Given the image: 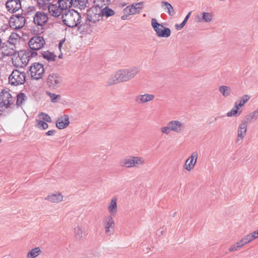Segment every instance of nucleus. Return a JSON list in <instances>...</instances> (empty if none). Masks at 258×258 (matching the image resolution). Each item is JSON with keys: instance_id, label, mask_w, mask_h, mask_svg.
<instances>
[{"instance_id": "nucleus-50", "label": "nucleus", "mask_w": 258, "mask_h": 258, "mask_svg": "<svg viewBox=\"0 0 258 258\" xmlns=\"http://www.w3.org/2000/svg\"><path fill=\"white\" fill-rule=\"evenodd\" d=\"M237 247L236 244L232 245L230 246V247L229 248V251H234L237 250Z\"/></svg>"}, {"instance_id": "nucleus-3", "label": "nucleus", "mask_w": 258, "mask_h": 258, "mask_svg": "<svg viewBox=\"0 0 258 258\" xmlns=\"http://www.w3.org/2000/svg\"><path fill=\"white\" fill-rule=\"evenodd\" d=\"M185 124L177 120H173L168 122L167 125L160 128L162 134L168 135L171 132L177 134L183 133L185 130Z\"/></svg>"}, {"instance_id": "nucleus-56", "label": "nucleus", "mask_w": 258, "mask_h": 258, "mask_svg": "<svg viewBox=\"0 0 258 258\" xmlns=\"http://www.w3.org/2000/svg\"><path fill=\"white\" fill-rule=\"evenodd\" d=\"M29 11L32 12L35 11V8L34 7H29Z\"/></svg>"}, {"instance_id": "nucleus-18", "label": "nucleus", "mask_w": 258, "mask_h": 258, "mask_svg": "<svg viewBox=\"0 0 258 258\" xmlns=\"http://www.w3.org/2000/svg\"><path fill=\"white\" fill-rule=\"evenodd\" d=\"M6 6L8 11L13 13L21 8V2L19 0H8Z\"/></svg>"}, {"instance_id": "nucleus-44", "label": "nucleus", "mask_w": 258, "mask_h": 258, "mask_svg": "<svg viewBox=\"0 0 258 258\" xmlns=\"http://www.w3.org/2000/svg\"><path fill=\"white\" fill-rule=\"evenodd\" d=\"M241 242L245 245L252 241L248 234L244 236L241 239Z\"/></svg>"}, {"instance_id": "nucleus-49", "label": "nucleus", "mask_w": 258, "mask_h": 258, "mask_svg": "<svg viewBox=\"0 0 258 258\" xmlns=\"http://www.w3.org/2000/svg\"><path fill=\"white\" fill-rule=\"evenodd\" d=\"M235 244H236L237 250L238 249L242 248L244 245V244L243 243V242H241V240L240 241H238L237 242H236Z\"/></svg>"}, {"instance_id": "nucleus-52", "label": "nucleus", "mask_w": 258, "mask_h": 258, "mask_svg": "<svg viewBox=\"0 0 258 258\" xmlns=\"http://www.w3.org/2000/svg\"><path fill=\"white\" fill-rule=\"evenodd\" d=\"M249 236H250V239L252 241L254 240L256 238H257V237L255 234H254V232H252L251 233L248 234Z\"/></svg>"}, {"instance_id": "nucleus-20", "label": "nucleus", "mask_w": 258, "mask_h": 258, "mask_svg": "<svg viewBox=\"0 0 258 258\" xmlns=\"http://www.w3.org/2000/svg\"><path fill=\"white\" fill-rule=\"evenodd\" d=\"M45 200L52 203H58L62 201L63 196L59 192H56L55 193L48 195L45 198Z\"/></svg>"}, {"instance_id": "nucleus-34", "label": "nucleus", "mask_w": 258, "mask_h": 258, "mask_svg": "<svg viewBox=\"0 0 258 258\" xmlns=\"http://www.w3.org/2000/svg\"><path fill=\"white\" fill-rule=\"evenodd\" d=\"M27 99V97L23 93H20L17 96L16 105L18 107L21 106L25 103Z\"/></svg>"}, {"instance_id": "nucleus-46", "label": "nucleus", "mask_w": 258, "mask_h": 258, "mask_svg": "<svg viewBox=\"0 0 258 258\" xmlns=\"http://www.w3.org/2000/svg\"><path fill=\"white\" fill-rule=\"evenodd\" d=\"M195 20L197 22L204 23L202 14L197 15Z\"/></svg>"}, {"instance_id": "nucleus-54", "label": "nucleus", "mask_w": 258, "mask_h": 258, "mask_svg": "<svg viewBox=\"0 0 258 258\" xmlns=\"http://www.w3.org/2000/svg\"><path fill=\"white\" fill-rule=\"evenodd\" d=\"M191 13V12H189L188 14L186 16V17H185L184 18V20H186V21H187L188 19H189L190 16V14Z\"/></svg>"}, {"instance_id": "nucleus-31", "label": "nucleus", "mask_w": 258, "mask_h": 258, "mask_svg": "<svg viewBox=\"0 0 258 258\" xmlns=\"http://www.w3.org/2000/svg\"><path fill=\"white\" fill-rule=\"evenodd\" d=\"M219 92L224 97L227 98L231 95L232 90L229 86H221L219 87Z\"/></svg>"}, {"instance_id": "nucleus-64", "label": "nucleus", "mask_w": 258, "mask_h": 258, "mask_svg": "<svg viewBox=\"0 0 258 258\" xmlns=\"http://www.w3.org/2000/svg\"><path fill=\"white\" fill-rule=\"evenodd\" d=\"M143 16L145 17L146 16V14H144Z\"/></svg>"}, {"instance_id": "nucleus-63", "label": "nucleus", "mask_w": 258, "mask_h": 258, "mask_svg": "<svg viewBox=\"0 0 258 258\" xmlns=\"http://www.w3.org/2000/svg\"><path fill=\"white\" fill-rule=\"evenodd\" d=\"M3 258H9V257L7 255H5Z\"/></svg>"}, {"instance_id": "nucleus-41", "label": "nucleus", "mask_w": 258, "mask_h": 258, "mask_svg": "<svg viewBox=\"0 0 258 258\" xmlns=\"http://www.w3.org/2000/svg\"><path fill=\"white\" fill-rule=\"evenodd\" d=\"M239 106L237 105V102H235L234 107L227 113L228 116H236Z\"/></svg>"}, {"instance_id": "nucleus-40", "label": "nucleus", "mask_w": 258, "mask_h": 258, "mask_svg": "<svg viewBox=\"0 0 258 258\" xmlns=\"http://www.w3.org/2000/svg\"><path fill=\"white\" fill-rule=\"evenodd\" d=\"M202 15L204 22L209 23L212 22L213 19V15L212 13L204 12L202 13Z\"/></svg>"}, {"instance_id": "nucleus-59", "label": "nucleus", "mask_w": 258, "mask_h": 258, "mask_svg": "<svg viewBox=\"0 0 258 258\" xmlns=\"http://www.w3.org/2000/svg\"><path fill=\"white\" fill-rule=\"evenodd\" d=\"M187 21L186 20H183L182 21V22L181 23V24L182 25V26L184 27V26L185 25Z\"/></svg>"}, {"instance_id": "nucleus-15", "label": "nucleus", "mask_w": 258, "mask_h": 258, "mask_svg": "<svg viewBox=\"0 0 258 258\" xmlns=\"http://www.w3.org/2000/svg\"><path fill=\"white\" fill-rule=\"evenodd\" d=\"M198 158V153L197 151L193 152L187 158L183 165V168L187 171H190L194 168Z\"/></svg>"}, {"instance_id": "nucleus-60", "label": "nucleus", "mask_w": 258, "mask_h": 258, "mask_svg": "<svg viewBox=\"0 0 258 258\" xmlns=\"http://www.w3.org/2000/svg\"><path fill=\"white\" fill-rule=\"evenodd\" d=\"M253 232H254V234H255L256 235V236L257 237V238H258V230L254 231Z\"/></svg>"}, {"instance_id": "nucleus-39", "label": "nucleus", "mask_w": 258, "mask_h": 258, "mask_svg": "<svg viewBox=\"0 0 258 258\" xmlns=\"http://www.w3.org/2000/svg\"><path fill=\"white\" fill-rule=\"evenodd\" d=\"M35 126L40 130H46L48 127V124L41 119L36 120Z\"/></svg>"}, {"instance_id": "nucleus-30", "label": "nucleus", "mask_w": 258, "mask_h": 258, "mask_svg": "<svg viewBox=\"0 0 258 258\" xmlns=\"http://www.w3.org/2000/svg\"><path fill=\"white\" fill-rule=\"evenodd\" d=\"M99 10L100 11L101 18L103 16L109 17L110 16H113L115 14L114 11L107 6L103 9H100V8H99Z\"/></svg>"}, {"instance_id": "nucleus-33", "label": "nucleus", "mask_w": 258, "mask_h": 258, "mask_svg": "<svg viewBox=\"0 0 258 258\" xmlns=\"http://www.w3.org/2000/svg\"><path fill=\"white\" fill-rule=\"evenodd\" d=\"M118 75V74L117 72L114 75L111 76L107 81V85L111 86L121 82Z\"/></svg>"}, {"instance_id": "nucleus-27", "label": "nucleus", "mask_w": 258, "mask_h": 258, "mask_svg": "<svg viewBox=\"0 0 258 258\" xmlns=\"http://www.w3.org/2000/svg\"><path fill=\"white\" fill-rule=\"evenodd\" d=\"M51 0H37V6L40 9L48 10L52 4H50Z\"/></svg>"}, {"instance_id": "nucleus-10", "label": "nucleus", "mask_w": 258, "mask_h": 258, "mask_svg": "<svg viewBox=\"0 0 258 258\" xmlns=\"http://www.w3.org/2000/svg\"><path fill=\"white\" fill-rule=\"evenodd\" d=\"M29 71L32 79H41L44 73L43 65L40 63H34L30 67Z\"/></svg>"}, {"instance_id": "nucleus-22", "label": "nucleus", "mask_w": 258, "mask_h": 258, "mask_svg": "<svg viewBox=\"0 0 258 258\" xmlns=\"http://www.w3.org/2000/svg\"><path fill=\"white\" fill-rule=\"evenodd\" d=\"M70 123L69 117L68 115H63L58 118L56 122V127L59 129H63Z\"/></svg>"}, {"instance_id": "nucleus-29", "label": "nucleus", "mask_w": 258, "mask_h": 258, "mask_svg": "<svg viewBox=\"0 0 258 258\" xmlns=\"http://www.w3.org/2000/svg\"><path fill=\"white\" fill-rule=\"evenodd\" d=\"M258 118V109L251 112L246 115L245 117V120H243V121H245L246 124H248L249 123H251L252 120H256Z\"/></svg>"}, {"instance_id": "nucleus-45", "label": "nucleus", "mask_w": 258, "mask_h": 258, "mask_svg": "<svg viewBox=\"0 0 258 258\" xmlns=\"http://www.w3.org/2000/svg\"><path fill=\"white\" fill-rule=\"evenodd\" d=\"M108 2V0H95L94 2L96 4V6L100 8L102 5H106V3Z\"/></svg>"}, {"instance_id": "nucleus-37", "label": "nucleus", "mask_w": 258, "mask_h": 258, "mask_svg": "<svg viewBox=\"0 0 258 258\" xmlns=\"http://www.w3.org/2000/svg\"><path fill=\"white\" fill-rule=\"evenodd\" d=\"M74 234L76 238L80 240L83 237V229L81 226L77 225L74 228Z\"/></svg>"}, {"instance_id": "nucleus-5", "label": "nucleus", "mask_w": 258, "mask_h": 258, "mask_svg": "<svg viewBox=\"0 0 258 258\" xmlns=\"http://www.w3.org/2000/svg\"><path fill=\"white\" fill-rule=\"evenodd\" d=\"M144 164V159L139 156H128L120 161V166L126 168L139 167Z\"/></svg>"}, {"instance_id": "nucleus-58", "label": "nucleus", "mask_w": 258, "mask_h": 258, "mask_svg": "<svg viewBox=\"0 0 258 258\" xmlns=\"http://www.w3.org/2000/svg\"><path fill=\"white\" fill-rule=\"evenodd\" d=\"M187 21L186 20H183L182 21V22L181 23V24L182 25V26L184 27V26L185 25Z\"/></svg>"}, {"instance_id": "nucleus-21", "label": "nucleus", "mask_w": 258, "mask_h": 258, "mask_svg": "<svg viewBox=\"0 0 258 258\" xmlns=\"http://www.w3.org/2000/svg\"><path fill=\"white\" fill-rule=\"evenodd\" d=\"M155 98V96L151 94H145L143 95H139L136 97V102L137 103H145L148 102L153 100Z\"/></svg>"}, {"instance_id": "nucleus-55", "label": "nucleus", "mask_w": 258, "mask_h": 258, "mask_svg": "<svg viewBox=\"0 0 258 258\" xmlns=\"http://www.w3.org/2000/svg\"><path fill=\"white\" fill-rule=\"evenodd\" d=\"M63 43V41H60L59 42V44H58V48L59 49V50H60V49H61V47Z\"/></svg>"}, {"instance_id": "nucleus-7", "label": "nucleus", "mask_w": 258, "mask_h": 258, "mask_svg": "<svg viewBox=\"0 0 258 258\" xmlns=\"http://www.w3.org/2000/svg\"><path fill=\"white\" fill-rule=\"evenodd\" d=\"M25 81V73L18 70H14L9 77V84L14 86L24 84Z\"/></svg>"}, {"instance_id": "nucleus-9", "label": "nucleus", "mask_w": 258, "mask_h": 258, "mask_svg": "<svg viewBox=\"0 0 258 258\" xmlns=\"http://www.w3.org/2000/svg\"><path fill=\"white\" fill-rule=\"evenodd\" d=\"M101 15L99 9L97 7H92L88 10L86 23L91 26L101 20Z\"/></svg>"}, {"instance_id": "nucleus-36", "label": "nucleus", "mask_w": 258, "mask_h": 258, "mask_svg": "<svg viewBox=\"0 0 258 258\" xmlns=\"http://www.w3.org/2000/svg\"><path fill=\"white\" fill-rule=\"evenodd\" d=\"M42 55L43 58L47 59L48 61H54L56 57L55 55L48 51H44Z\"/></svg>"}, {"instance_id": "nucleus-12", "label": "nucleus", "mask_w": 258, "mask_h": 258, "mask_svg": "<svg viewBox=\"0 0 258 258\" xmlns=\"http://www.w3.org/2000/svg\"><path fill=\"white\" fill-rule=\"evenodd\" d=\"M45 44V41L43 37L35 36L33 37L29 41L30 48L33 50H38L42 48Z\"/></svg>"}, {"instance_id": "nucleus-42", "label": "nucleus", "mask_w": 258, "mask_h": 258, "mask_svg": "<svg viewBox=\"0 0 258 258\" xmlns=\"http://www.w3.org/2000/svg\"><path fill=\"white\" fill-rule=\"evenodd\" d=\"M39 117L40 119L45 122H50L51 121L50 117L46 113L41 112L39 115Z\"/></svg>"}, {"instance_id": "nucleus-23", "label": "nucleus", "mask_w": 258, "mask_h": 258, "mask_svg": "<svg viewBox=\"0 0 258 258\" xmlns=\"http://www.w3.org/2000/svg\"><path fill=\"white\" fill-rule=\"evenodd\" d=\"M0 50L4 56H10L14 53V47L9 45L7 42L3 43L0 46Z\"/></svg>"}, {"instance_id": "nucleus-11", "label": "nucleus", "mask_w": 258, "mask_h": 258, "mask_svg": "<svg viewBox=\"0 0 258 258\" xmlns=\"http://www.w3.org/2000/svg\"><path fill=\"white\" fill-rule=\"evenodd\" d=\"M102 224L105 234L107 235H111L114 233L115 225L112 215H107L104 217L103 219Z\"/></svg>"}, {"instance_id": "nucleus-38", "label": "nucleus", "mask_w": 258, "mask_h": 258, "mask_svg": "<svg viewBox=\"0 0 258 258\" xmlns=\"http://www.w3.org/2000/svg\"><path fill=\"white\" fill-rule=\"evenodd\" d=\"M46 95L49 97L52 103H57L61 99V96L60 95L56 94L47 91L46 92Z\"/></svg>"}, {"instance_id": "nucleus-4", "label": "nucleus", "mask_w": 258, "mask_h": 258, "mask_svg": "<svg viewBox=\"0 0 258 258\" xmlns=\"http://www.w3.org/2000/svg\"><path fill=\"white\" fill-rule=\"evenodd\" d=\"M30 51H20L17 55H14L12 58V63L16 68H23L29 62L30 58L33 54Z\"/></svg>"}, {"instance_id": "nucleus-17", "label": "nucleus", "mask_w": 258, "mask_h": 258, "mask_svg": "<svg viewBox=\"0 0 258 258\" xmlns=\"http://www.w3.org/2000/svg\"><path fill=\"white\" fill-rule=\"evenodd\" d=\"M142 3H139L127 6L123 10V13L124 15H132L138 13L142 9Z\"/></svg>"}, {"instance_id": "nucleus-61", "label": "nucleus", "mask_w": 258, "mask_h": 258, "mask_svg": "<svg viewBox=\"0 0 258 258\" xmlns=\"http://www.w3.org/2000/svg\"><path fill=\"white\" fill-rule=\"evenodd\" d=\"M126 17H127V15H125L124 16H121V19L122 20H125L126 19Z\"/></svg>"}, {"instance_id": "nucleus-14", "label": "nucleus", "mask_w": 258, "mask_h": 258, "mask_svg": "<svg viewBox=\"0 0 258 258\" xmlns=\"http://www.w3.org/2000/svg\"><path fill=\"white\" fill-rule=\"evenodd\" d=\"M62 82L61 77L57 74L52 73L50 74L47 79L46 83L49 87L53 89L58 88Z\"/></svg>"}, {"instance_id": "nucleus-35", "label": "nucleus", "mask_w": 258, "mask_h": 258, "mask_svg": "<svg viewBox=\"0 0 258 258\" xmlns=\"http://www.w3.org/2000/svg\"><path fill=\"white\" fill-rule=\"evenodd\" d=\"M19 36L16 33H12L9 38L7 43L11 46L15 47V44L18 41Z\"/></svg>"}, {"instance_id": "nucleus-2", "label": "nucleus", "mask_w": 258, "mask_h": 258, "mask_svg": "<svg viewBox=\"0 0 258 258\" xmlns=\"http://www.w3.org/2000/svg\"><path fill=\"white\" fill-rule=\"evenodd\" d=\"M61 16L62 22L68 27H75L81 23V15L73 9L69 10L68 12L62 14Z\"/></svg>"}, {"instance_id": "nucleus-24", "label": "nucleus", "mask_w": 258, "mask_h": 258, "mask_svg": "<svg viewBox=\"0 0 258 258\" xmlns=\"http://www.w3.org/2000/svg\"><path fill=\"white\" fill-rule=\"evenodd\" d=\"M247 124L245 121H241L239 124L237 130V137L241 139H243L246 134Z\"/></svg>"}, {"instance_id": "nucleus-26", "label": "nucleus", "mask_w": 258, "mask_h": 258, "mask_svg": "<svg viewBox=\"0 0 258 258\" xmlns=\"http://www.w3.org/2000/svg\"><path fill=\"white\" fill-rule=\"evenodd\" d=\"M161 6L162 8L169 15L173 16L175 14L173 7L168 2L162 1L161 2Z\"/></svg>"}, {"instance_id": "nucleus-32", "label": "nucleus", "mask_w": 258, "mask_h": 258, "mask_svg": "<svg viewBox=\"0 0 258 258\" xmlns=\"http://www.w3.org/2000/svg\"><path fill=\"white\" fill-rule=\"evenodd\" d=\"M41 250L39 247H35L31 249L27 253V258H36L41 253Z\"/></svg>"}, {"instance_id": "nucleus-57", "label": "nucleus", "mask_w": 258, "mask_h": 258, "mask_svg": "<svg viewBox=\"0 0 258 258\" xmlns=\"http://www.w3.org/2000/svg\"><path fill=\"white\" fill-rule=\"evenodd\" d=\"M187 21L186 20H183L182 21V22L181 23V24L182 25V26L184 27V26L185 25Z\"/></svg>"}, {"instance_id": "nucleus-8", "label": "nucleus", "mask_w": 258, "mask_h": 258, "mask_svg": "<svg viewBox=\"0 0 258 258\" xmlns=\"http://www.w3.org/2000/svg\"><path fill=\"white\" fill-rule=\"evenodd\" d=\"M151 26L155 31L157 36L159 37H168L171 34V30L169 28L164 27L159 24L156 19L152 18L151 20Z\"/></svg>"}, {"instance_id": "nucleus-19", "label": "nucleus", "mask_w": 258, "mask_h": 258, "mask_svg": "<svg viewBox=\"0 0 258 258\" xmlns=\"http://www.w3.org/2000/svg\"><path fill=\"white\" fill-rule=\"evenodd\" d=\"M2 93L3 94V103H5L8 108H13L15 106V100L11 94L7 91H3Z\"/></svg>"}, {"instance_id": "nucleus-6", "label": "nucleus", "mask_w": 258, "mask_h": 258, "mask_svg": "<svg viewBox=\"0 0 258 258\" xmlns=\"http://www.w3.org/2000/svg\"><path fill=\"white\" fill-rule=\"evenodd\" d=\"M140 72L138 67L120 70L117 71L118 78L121 82L128 81L133 79Z\"/></svg>"}, {"instance_id": "nucleus-62", "label": "nucleus", "mask_w": 258, "mask_h": 258, "mask_svg": "<svg viewBox=\"0 0 258 258\" xmlns=\"http://www.w3.org/2000/svg\"><path fill=\"white\" fill-rule=\"evenodd\" d=\"M58 58H60V59L62 58V53L58 55Z\"/></svg>"}, {"instance_id": "nucleus-16", "label": "nucleus", "mask_w": 258, "mask_h": 258, "mask_svg": "<svg viewBox=\"0 0 258 258\" xmlns=\"http://www.w3.org/2000/svg\"><path fill=\"white\" fill-rule=\"evenodd\" d=\"M48 19L47 14L42 12H38L33 18V22L35 24L42 26L47 22Z\"/></svg>"}, {"instance_id": "nucleus-51", "label": "nucleus", "mask_w": 258, "mask_h": 258, "mask_svg": "<svg viewBox=\"0 0 258 258\" xmlns=\"http://www.w3.org/2000/svg\"><path fill=\"white\" fill-rule=\"evenodd\" d=\"M55 133V130H50L48 131L46 133V135L47 136H53Z\"/></svg>"}, {"instance_id": "nucleus-48", "label": "nucleus", "mask_w": 258, "mask_h": 258, "mask_svg": "<svg viewBox=\"0 0 258 258\" xmlns=\"http://www.w3.org/2000/svg\"><path fill=\"white\" fill-rule=\"evenodd\" d=\"M164 232H165V231L163 229L160 228L157 230L156 235L160 237L164 233Z\"/></svg>"}, {"instance_id": "nucleus-28", "label": "nucleus", "mask_w": 258, "mask_h": 258, "mask_svg": "<svg viewBox=\"0 0 258 258\" xmlns=\"http://www.w3.org/2000/svg\"><path fill=\"white\" fill-rule=\"evenodd\" d=\"M87 3L88 0H72V5L74 8L84 9L86 7Z\"/></svg>"}, {"instance_id": "nucleus-53", "label": "nucleus", "mask_w": 258, "mask_h": 258, "mask_svg": "<svg viewBox=\"0 0 258 258\" xmlns=\"http://www.w3.org/2000/svg\"><path fill=\"white\" fill-rule=\"evenodd\" d=\"M175 28L177 30H180L182 29L183 28V27L182 26V25L181 23L180 24H176Z\"/></svg>"}, {"instance_id": "nucleus-13", "label": "nucleus", "mask_w": 258, "mask_h": 258, "mask_svg": "<svg viewBox=\"0 0 258 258\" xmlns=\"http://www.w3.org/2000/svg\"><path fill=\"white\" fill-rule=\"evenodd\" d=\"M25 18L20 15H17L11 17L9 21L10 27L15 29H21L25 25Z\"/></svg>"}, {"instance_id": "nucleus-47", "label": "nucleus", "mask_w": 258, "mask_h": 258, "mask_svg": "<svg viewBox=\"0 0 258 258\" xmlns=\"http://www.w3.org/2000/svg\"><path fill=\"white\" fill-rule=\"evenodd\" d=\"M9 108L5 103H3V101L0 102V111L2 112L6 109Z\"/></svg>"}, {"instance_id": "nucleus-25", "label": "nucleus", "mask_w": 258, "mask_h": 258, "mask_svg": "<svg viewBox=\"0 0 258 258\" xmlns=\"http://www.w3.org/2000/svg\"><path fill=\"white\" fill-rule=\"evenodd\" d=\"M108 211L109 215H114L117 212V199L116 197H113L108 206Z\"/></svg>"}, {"instance_id": "nucleus-43", "label": "nucleus", "mask_w": 258, "mask_h": 258, "mask_svg": "<svg viewBox=\"0 0 258 258\" xmlns=\"http://www.w3.org/2000/svg\"><path fill=\"white\" fill-rule=\"evenodd\" d=\"M250 97L248 95L243 96L240 99V102L237 103V105L240 107L243 106L249 99Z\"/></svg>"}, {"instance_id": "nucleus-1", "label": "nucleus", "mask_w": 258, "mask_h": 258, "mask_svg": "<svg viewBox=\"0 0 258 258\" xmlns=\"http://www.w3.org/2000/svg\"><path fill=\"white\" fill-rule=\"evenodd\" d=\"M73 7L72 0H57L56 4L52 5L49 8L50 15L58 17L62 14L68 12Z\"/></svg>"}]
</instances>
